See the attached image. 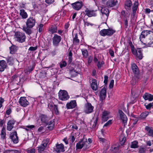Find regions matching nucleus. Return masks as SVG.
Instances as JSON below:
<instances>
[{"instance_id":"nucleus-1","label":"nucleus","mask_w":153,"mask_h":153,"mask_svg":"<svg viewBox=\"0 0 153 153\" xmlns=\"http://www.w3.org/2000/svg\"><path fill=\"white\" fill-rule=\"evenodd\" d=\"M76 150L81 149L83 148V150H85L90 147L89 143L88 142L87 139L84 140L82 139L80 140L76 144Z\"/></svg>"},{"instance_id":"nucleus-2","label":"nucleus","mask_w":153,"mask_h":153,"mask_svg":"<svg viewBox=\"0 0 153 153\" xmlns=\"http://www.w3.org/2000/svg\"><path fill=\"white\" fill-rule=\"evenodd\" d=\"M59 99L62 101H66L70 98L67 92L65 90H60L58 93Z\"/></svg>"},{"instance_id":"nucleus-3","label":"nucleus","mask_w":153,"mask_h":153,"mask_svg":"<svg viewBox=\"0 0 153 153\" xmlns=\"http://www.w3.org/2000/svg\"><path fill=\"white\" fill-rule=\"evenodd\" d=\"M15 36L16 41L22 43L25 40L26 37L24 33L17 32L15 33Z\"/></svg>"},{"instance_id":"nucleus-4","label":"nucleus","mask_w":153,"mask_h":153,"mask_svg":"<svg viewBox=\"0 0 153 153\" xmlns=\"http://www.w3.org/2000/svg\"><path fill=\"white\" fill-rule=\"evenodd\" d=\"M131 67L133 72L137 80L140 79L141 77L140 75V71L137 66L134 63L131 64Z\"/></svg>"},{"instance_id":"nucleus-5","label":"nucleus","mask_w":153,"mask_h":153,"mask_svg":"<svg viewBox=\"0 0 153 153\" xmlns=\"http://www.w3.org/2000/svg\"><path fill=\"white\" fill-rule=\"evenodd\" d=\"M115 31V30L112 29H103L100 32V35L102 36H111L113 35Z\"/></svg>"},{"instance_id":"nucleus-6","label":"nucleus","mask_w":153,"mask_h":153,"mask_svg":"<svg viewBox=\"0 0 153 153\" xmlns=\"http://www.w3.org/2000/svg\"><path fill=\"white\" fill-rule=\"evenodd\" d=\"M141 48L135 49L132 52V54L135 55V58L137 59L141 60L143 57Z\"/></svg>"},{"instance_id":"nucleus-7","label":"nucleus","mask_w":153,"mask_h":153,"mask_svg":"<svg viewBox=\"0 0 153 153\" xmlns=\"http://www.w3.org/2000/svg\"><path fill=\"white\" fill-rule=\"evenodd\" d=\"M36 20L35 18L33 17H30L27 19L26 22L27 27L29 28H32L35 24Z\"/></svg>"},{"instance_id":"nucleus-8","label":"nucleus","mask_w":153,"mask_h":153,"mask_svg":"<svg viewBox=\"0 0 153 153\" xmlns=\"http://www.w3.org/2000/svg\"><path fill=\"white\" fill-rule=\"evenodd\" d=\"M62 39L61 37L58 35L57 34H55L52 38V43L53 45L55 46H58Z\"/></svg>"},{"instance_id":"nucleus-9","label":"nucleus","mask_w":153,"mask_h":153,"mask_svg":"<svg viewBox=\"0 0 153 153\" xmlns=\"http://www.w3.org/2000/svg\"><path fill=\"white\" fill-rule=\"evenodd\" d=\"M72 8L75 10H79L81 9L83 5L82 1H77L71 4Z\"/></svg>"},{"instance_id":"nucleus-10","label":"nucleus","mask_w":153,"mask_h":153,"mask_svg":"<svg viewBox=\"0 0 153 153\" xmlns=\"http://www.w3.org/2000/svg\"><path fill=\"white\" fill-rule=\"evenodd\" d=\"M10 139L14 143H17L19 142L18 137L16 131L10 133Z\"/></svg>"},{"instance_id":"nucleus-11","label":"nucleus","mask_w":153,"mask_h":153,"mask_svg":"<svg viewBox=\"0 0 153 153\" xmlns=\"http://www.w3.org/2000/svg\"><path fill=\"white\" fill-rule=\"evenodd\" d=\"M106 88L107 86H105L100 92V99L101 102H103L106 96Z\"/></svg>"},{"instance_id":"nucleus-12","label":"nucleus","mask_w":153,"mask_h":153,"mask_svg":"<svg viewBox=\"0 0 153 153\" xmlns=\"http://www.w3.org/2000/svg\"><path fill=\"white\" fill-rule=\"evenodd\" d=\"M94 107L92 106L91 103L87 102L85 105V112L86 114H89L93 111Z\"/></svg>"},{"instance_id":"nucleus-13","label":"nucleus","mask_w":153,"mask_h":153,"mask_svg":"<svg viewBox=\"0 0 153 153\" xmlns=\"http://www.w3.org/2000/svg\"><path fill=\"white\" fill-rule=\"evenodd\" d=\"M19 103L22 106L26 107L29 105V103L25 97H21L19 101Z\"/></svg>"},{"instance_id":"nucleus-14","label":"nucleus","mask_w":153,"mask_h":153,"mask_svg":"<svg viewBox=\"0 0 153 153\" xmlns=\"http://www.w3.org/2000/svg\"><path fill=\"white\" fill-rule=\"evenodd\" d=\"M120 117L122 120V122L125 124L126 123L127 121V118L126 114L123 113L122 110H119L118 111Z\"/></svg>"},{"instance_id":"nucleus-15","label":"nucleus","mask_w":153,"mask_h":153,"mask_svg":"<svg viewBox=\"0 0 153 153\" xmlns=\"http://www.w3.org/2000/svg\"><path fill=\"white\" fill-rule=\"evenodd\" d=\"M16 121L14 119H11L9 120L7 123V130L11 131L14 127Z\"/></svg>"},{"instance_id":"nucleus-16","label":"nucleus","mask_w":153,"mask_h":153,"mask_svg":"<svg viewBox=\"0 0 153 153\" xmlns=\"http://www.w3.org/2000/svg\"><path fill=\"white\" fill-rule=\"evenodd\" d=\"M55 151L57 153H60L65 151L64 145L62 143L59 144L58 143L56 144Z\"/></svg>"},{"instance_id":"nucleus-17","label":"nucleus","mask_w":153,"mask_h":153,"mask_svg":"<svg viewBox=\"0 0 153 153\" xmlns=\"http://www.w3.org/2000/svg\"><path fill=\"white\" fill-rule=\"evenodd\" d=\"M76 106V102L75 100H71L70 102H68L66 107L68 109H73Z\"/></svg>"},{"instance_id":"nucleus-18","label":"nucleus","mask_w":153,"mask_h":153,"mask_svg":"<svg viewBox=\"0 0 153 153\" xmlns=\"http://www.w3.org/2000/svg\"><path fill=\"white\" fill-rule=\"evenodd\" d=\"M117 0H108L106 3V6L108 8L114 7L117 5Z\"/></svg>"},{"instance_id":"nucleus-19","label":"nucleus","mask_w":153,"mask_h":153,"mask_svg":"<svg viewBox=\"0 0 153 153\" xmlns=\"http://www.w3.org/2000/svg\"><path fill=\"white\" fill-rule=\"evenodd\" d=\"M40 118L42 122L45 124L48 123L50 119V117L44 114H42L40 116Z\"/></svg>"},{"instance_id":"nucleus-20","label":"nucleus","mask_w":153,"mask_h":153,"mask_svg":"<svg viewBox=\"0 0 153 153\" xmlns=\"http://www.w3.org/2000/svg\"><path fill=\"white\" fill-rule=\"evenodd\" d=\"M95 12L96 10H88L87 8L85 11V15L87 16L88 17L96 16V13H95Z\"/></svg>"},{"instance_id":"nucleus-21","label":"nucleus","mask_w":153,"mask_h":153,"mask_svg":"<svg viewBox=\"0 0 153 153\" xmlns=\"http://www.w3.org/2000/svg\"><path fill=\"white\" fill-rule=\"evenodd\" d=\"M7 67V65L5 61L0 60V71H3Z\"/></svg>"},{"instance_id":"nucleus-22","label":"nucleus","mask_w":153,"mask_h":153,"mask_svg":"<svg viewBox=\"0 0 153 153\" xmlns=\"http://www.w3.org/2000/svg\"><path fill=\"white\" fill-rule=\"evenodd\" d=\"M143 97L145 100H148L151 101L153 100V95L148 93H145L143 96Z\"/></svg>"},{"instance_id":"nucleus-23","label":"nucleus","mask_w":153,"mask_h":153,"mask_svg":"<svg viewBox=\"0 0 153 153\" xmlns=\"http://www.w3.org/2000/svg\"><path fill=\"white\" fill-rule=\"evenodd\" d=\"M57 27L55 25H51L48 29V31L52 34L57 32Z\"/></svg>"},{"instance_id":"nucleus-24","label":"nucleus","mask_w":153,"mask_h":153,"mask_svg":"<svg viewBox=\"0 0 153 153\" xmlns=\"http://www.w3.org/2000/svg\"><path fill=\"white\" fill-rule=\"evenodd\" d=\"M150 32V31L148 30H143L140 36V39L141 42H142L141 39L143 38H145L146 36L149 34Z\"/></svg>"},{"instance_id":"nucleus-25","label":"nucleus","mask_w":153,"mask_h":153,"mask_svg":"<svg viewBox=\"0 0 153 153\" xmlns=\"http://www.w3.org/2000/svg\"><path fill=\"white\" fill-rule=\"evenodd\" d=\"M46 124L48 125L47 128L50 130H52L54 127V121L53 120H51L49 121Z\"/></svg>"},{"instance_id":"nucleus-26","label":"nucleus","mask_w":153,"mask_h":153,"mask_svg":"<svg viewBox=\"0 0 153 153\" xmlns=\"http://www.w3.org/2000/svg\"><path fill=\"white\" fill-rule=\"evenodd\" d=\"M91 87L92 89L94 91H96L97 89V80L95 79H93L92 82L91 84Z\"/></svg>"},{"instance_id":"nucleus-27","label":"nucleus","mask_w":153,"mask_h":153,"mask_svg":"<svg viewBox=\"0 0 153 153\" xmlns=\"http://www.w3.org/2000/svg\"><path fill=\"white\" fill-rule=\"evenodd\" d=\"M98 117L97 116L96 118V119L94 120V121H93L92 120L91 121L90 123V125L91 126V128L93 129L94 130H95L97 128V122L98 121Z\"/></svg>"},{"instance_id":"nucleus-28","label":"nucleus","mask_w":153,"mask_h":153,"mask_svg":"<svg viewBox=\"0 0 153 153\" xmlns=\"http://www.w3.org/2000/svg\"><path fill=\"white\" fill-rule=\"evenodd\" d=\"M125 7L126 10H130L132 5L131 1V0H126L125 2Z\"/></svg>"},{"instance_id":"nucleus-29","label":"nucleus","mask_w":153,"mask_h":153,"mask_svg":"<svg viewBox=\"0 0 153 153\" xmlns=\"http://www.w3.org/2000/svg\"><path fill=\"white\" fill-rule=\"evenodd\" d=\"M149 112L147 111H145L142 113L140 115L139 118L140 119H145L146 117L149 115Z\"/></svg>"},{"instance_id":"nucleus-30","label":"nucleus","mask_w":153,"mask_h":153,"mask_svg":"<svg viewBox=\"0 0 153 153\" xmlns=\"http://www.w3.org/2000/svg\"><path fill=\"white\" fill-rule=\"evenodd\" d=\"M18 49L17 47L15 45H13L10 47V53L14 54L16 52Z\"/></svg>"},{"instance_id":"nucleus-31","label":"nucleus","mask_w":153,"mask_h":153,"mask_svg":"<svg viewBox=\"0 0 153 153\" xmlns=\"http://www.w3.org/2000/svg\"><path fill=\"white\" fill-rule=\"evenodd\" d=\"M20 14L22 16V18L24 19H26L28 17L27 13L24 9H21L20 10Z\"/></svg>"},{"instance_id":"nucleus-32","label":"nucleus","mask_w":153,"mask_h":153,"mask_svg":"<svg viewBox=\"0 0 153 153\" xmlns=\"http://www.w3.org/2000/svg\"><path fill=\"white\" fill-rule=\"evenodd\" d=\"M101 12L102 14L105 15L107 17L108 16L109 11L108 8L106 7L102 8L101 10Z\"/></svg>"},{"instance_id":"nucleus-33","label":"nucleus","mask_w":153,"mask_h":153,"mask_svg":"<svg viewBox=\"0 0 153 153\" xmlns=\"http://www.w3.org/2000/svg\"><path fill=\"white\" fill-rule=\"evenodd\" d=\"M5 128L3 127L1 131V138L3 140H5L6 141V131Z\"/></svg>"},{"instance_id":"nucleus-34","label":"nucleus","mask_w":153,"mask_h":153,"mask_svg":"<svg viewBox=\"0 0 153 153\" xmlns=\"http://www.w3.org/2000/svg\"><path fill=\"white\" fill-rule=\"evenodd\" d=\"M145 129L148 132V134L149 136L153 137V130L149 126H146Z\"/></svg>"},{"instance_id":"nucleus-35","label":"nucleus","mask_w":153,"mask_h":153,"mask_svg":"<svg viewBox=\"0 0 153 153\" xmlns=\"http://www.w3.org/2000/svg\"><path fill=\"white\" fill-rule=\"evenodd\" d=\"M69 74L71 75V77H73L77 76L79 73L74 69H73L70 70Z\"/></svg>"},{"instance_id":"nucleus-36","label":"nucleus","mask_w":153,"mask_h":153,"mask_svg":"<svg viewBox=\"0 0 153 153\" xmlns=\"http://www.w3.org/2000/svg\"><path fill=\"white\" fill-rule=\"evenodd\" d=\"M138 142L137 140H135L131 142V148L133 149H136L139 147Z\"/></svg>"},{"instance_id":"nucleus-37","label":"nucleus","mask_w":153,"mask_h":153,"mask_svg":"<svg viewBox=\"0 0 153 153\" xmlns=\"http://www.w3.org/2000/svg\"><path fill=\"white\" fill-rule=\"evenodd\" d=\"M73 44L74 45H78L79 42V40L78 39L77 34H76L73 39Z\"/></svg>"},{"instance_id":"nucleus-38","label":"nucleus","mask_w":153,"mask_h":153,"mask_svg":"<svg viewBox=\"0 0 153 153\" xmlns=\"http://www.w3.org/2000/svg\"><path fill=\"white\" fill-rule=\"evenodd\" d=\"M7 63L9 65H12L13 64V58L12 57H9L6 58Z\"/></svg>"},{"instance_id":"nucleus-39","label":"nucleus","mask_w":153,"mask_h":153,"mask_svg":"<svg viewBox=\"0 0 153 153\" xmlns=\"http://www.w3.org/2000/svg\"><path fill=\"white\" fill-rule=\"evenodd\" d=\"M52 112H54L56 115H58L59 114V111L57 105H54V108H53Z\"/></svg>"},{"instance_id":"nucleus-40","label":"nucleus","mask_w":153,"mask_h":153,"mask_svg":"<svg viewBox=\"0 0 153 153\" xmlns=\"http://www.w3.org/2000/svg\"><path fill=\"white\" fill-rule=\"evenodd\" d=\"M119 150V148L118 147L112 146L111 147L110 150L112 153H118Z\"/></svg>"},{"instance_id":"nucleus-41","label":"nucleus","mask_w":153,"mask_h":153,"mask_svg":"<svg viewBox=\"0 0 153 153\" xmlns=\"http://www.w3.org/2000/svg\"><path fill=\"white\" fill-rule=\"evenodd\" d=\"M138 1H135L133 7L132 8V10L133 12H136L137 9L138 8Z\"/></svg>"},{"instance_id":"nucleus-42","label":"nucleus","mask_w":153,"mask_h":153,"mask_svg":"<svg viewBox=\"0 0 153 153\" xmlns=\"http://www.w3.org/2000/svg\"><path fill=\"white\" fill-rule=\"evenodd\" d=\"M146 148L143 146H140L139 148L138 153H146Z\"/></svg>"},{"instance_id":"nucleus-43","label":"nucleus","mask_w":153,"mask_h":153,"mask_svg":"<svg viewBox=\"0 0 153 153\" xmlns=\"http://www.w3.org/2000/svg\"><path fill=\"white\" fill-rule=\"evenodd\" d=\"M144 106L147 110H151V108L153 106V102L150 103L148 105H146V104L145 103Z\"/></svg>"},{"instance_id":"nucleus-44","label":"nucleus","mask_w":153,"mask_h":153,"mask_svg":"<svg viewBox=\"0 0 153 153\" xmlns=\"http://www.w3.org/2000/svg\"><path fill=\"white\" fill-rule=\"evenodd\" d=\"M38 152L39 153H41L42 152L44 151V149L46 148L45 146L42 145L41 144L40 146H39L38 147Z\"/></svg>"},{"instance_id":"nucleus-45","label":"nucleus","mask_w":153,"mask_h":153,"mask_svg":"<svg viewBox=\"0 0 153 153\" xmlns=\"http://www.w3.org/2000/svg\"><path fill=\"white\" fill-rule=\"evenodd\" d=\"M72 53L71 50L69 51L68 54V62L70 63L72 61Z\"/></svg>"},{"instance_id":"nucleus-46","label":"nucleus","mask_w":153,"mask_h":153,"mask_svg":"<svg viewBox=\"0 0 153 153\" xmlns=\"http://www.w3.org/2000/svg\"><path fill=\"white\" fill-rule=\"evenodd\" d=\"M82 54L84 57L87 58L88 56V52L86 49L82 50Z\"/></svg>"},{"instance_id":"nucleus-47","label":"nucleus","mask_w":153,"mask_h":153,"mask_svg":"<svg viewBox=\"0 0 153 153\" xmlns=\"http://www.w3.org/2000/svg\"><path fill=\"white\" fill-rule=\"evenodd\" d=\"M30 28H28L27 27L23 28L24 30L28 34L30 35L31 33V30L30 29Z\"/></svg>"},{"instance_id":"nucleus-48","label":"nucleus","mask_w":153,"mask_h":153,"mask_svg":"<svg viewBox=\"0 0 153 153\" xmlns=\"http://www.w3.org/2000/svg\"><path fill=\"white\" fill-rule=\"evenodd\" d=\"M49 139L48 138L45 139L43 140V141L42 142L43 143L42 144V145L45 146L46 147L47 144L49 142Z\"/></svg>"},{"instance_id":"nucleus-49","label":"nucleus","mask_w":153,"mask_h":153,"mask_svg":"<svg viewBox=\"0 0 153 153\" xmlns=\"http://www.w3.org/2000/svg\"><path fill=\"white\" fill-rule=\"evenodd\" d=\"M128 43L129 45L131 47V52L136 49L135 48L134 46L133 45L132 42L131 41H128Z\"/></svg>"},{"instance_id":"nucleus-50","label":"nucleus","mask_w":153,"mask_h":153,"mask_svg":"<svg viewBox=\"0 0 153 153\" xmlns=\"http://www.w3.org/2000/svg\"><path fill=\"white\" fill-rule=\"evenodd\" d=\"M67 65V63L65 61H63L62 62H60L59 64L60 67L61 68L65 67Z\"/></svg>"},{"instance_id":"nucleus-51","label":"nucleus","mask_w":153,"mask_h":153,"mask_svg":"<svg viewBox=\"0 0 153 153\" xmlns=\"http://www.w3.org/2000/svg\"><path fill=\"white\" fill-rule=\"evenodd\" d=\"M12 79L13 81H14L15 80H17L18 79L20 80V78L18 76L15 75H14L12 76Z\"/></svg>"},{"instance_id":"nucleus-52","label":"nucleus","mask_w":153,"mask_h":153,"mask_svg":"<svg viewBox=\"0 0 153 153\" xmlns=\"http://www.w3.org/2000/svg\"><path fill=\"white\" fill-rule=\"evenodd\" d=\"M54 105H53L52 103L49 104L48 105V108L49 109H50V110L52 111H53V108H54Z\"/></svg>"},{"instance_id":"nucleus-53","label":"nucleus","mask_w":153,"mask_h":153,"mask_svg":"<svg viewBox=\"0 0 153 153\" xmlns=\"http://www.w3.org/2000/svg\"><path fill=\"white\" fill-rule=\"evenodd\" d=\"M126 138L125 137H120V144L121 145L123 144L126 140Z\"/></svg>"},{"instance_id":"nucleus-54","label":"nucleus","mask_w":153,"mask_h":153,"mask_svg":"<svg viewBox=\"0 0 153 153\" xmlns=\"http://www.w3.org/2000/svg\"><path fill=\"white\" fill-rule=\"evenodd\" d=\"M112 124L111 120H109L104 125L103 127H108L109 126Z\"/></svg>"},{"instance_id":"nucleus-55","label":"nucleus","mask_w":153,"mask_h":153,"mask_svg":"<svg viewBox=\"0 0 153 153\" xmlns=\"http://www.w3.org/2000/svg\"><path fill=\"white\" fill-rule=\"evenodd\" d=\"M104 78V84H105V86H107L106 85L107 84L108 76L107 75H105Z\"/></svg>"},{"instance_id":"nucleus-56","label":"nucleus","mask_w":153,"mask_h":153,"mask_svg":"<svg viewBox=\"0 0 153 153\" xmlns=\"http://www.w3.org/2000/svg\"><path fill=\"white\" fill-rule=\"evenodd\" d=\"M139 119H140L139 118V117H136L134 118H133L132 120L133 121V124L134 125L136 124Z\"/></svg>"},{"instance_id":"nucleus-57","label":"nucleus","mask_w":153,"mask_h":153,"mask_svg":"<svg viewBox=\"0 0 153 153\" xmlns=\"http://www.w3.org/2000/svg\"><path fill=\"white\" fill-rule=\"evenodd\" d=\"M37 48V46H36L35 47H30L28 49L29 51H34L36 50Z\"/></svg>"},{"instance_id":"nucleus-58","label":"nucleus","mask_w":153,"mask_h":153,"mask_svg":"<svg viewBox=\"0 0 153 153\" xmlns=\"http://www.w3.org/2000/svg\"><path fill=\"white\" fill-rule=\"evenodd\" d=\"M35 149L34 148L28 149L27 150V152L29 153H35Z\"/></svg>"},{"instance_id":"nucleus-59","label":"nucleus","mask_w":153,"mask_h":153,"mask_svg":"<svg viewBox=\"0 0 153 153\" xmlns=\"http://www.w3.org/2000/svg\"><path fill=\"white\" fill-rule=\"evenodd\" d=\"M109 113L107 111H105L103 112L102 117L108 116Z\"/></svg>"},{"instance_id":"nucleus-60","label":"nucleus","mask_w":153,"mask_h":153,"mask_svg":"<svg viewBox=\"0 0 153 153\" xmlns=\"http://www.w3.org/2000/svg\"><path fill=\"white\" fill-rule=\"evenodd\" d=\"M128 26V21L127 19L124 20V26L125 28H127Z\"/></svg>"},{"instance_id":"nucleus-61","label":"nucleus","mask_w":153,"mask_h":153,"mask_svg":"<svg viewBox=\"0 0 153 153\" xmlns=\"http://www.w3.org/2000/svg\"><path fill=\"white\" fill-rule=\"evenodd\" d=\"M109 119L108 116L102 117V121L104 122L107 121Z\"/></svg>"},{"instance_id":"nucleus-62","label":"nucleus","mask_w":153,"mask_h":153,"mask_svg":"<svg viewBox=\"0 0 153 153\" xmlns=\"http://www.w3.org/2000/svg\"><path fill=\"white\" fill-rule=\"evenodd\" d=\"M114 84V80L112 79L111 80L109 85V88H112L113 87Z\"/></svg>"},{"instance_id":"nucleus-63","label":"nucleus","mask_w":153,"mask_h":153,"mask_svg":"<svg viewBox=\"0 0 153 153\" xmlns=\"http://www.w3.org/2000/svg\"><path fill=\"white\" fill-rule=\"evenodd\" d=\"M84 25L85 26H88L89 25H90L91 26H92L93 25V24L89 23L87 21H84Z\"/></svg>"},{"instance_id":"nucleus-64","label":"nucleus","mask_w":153,"mask_h":153,"mask_svg":"<svg viewBox=\"0 0 153 153\" xmlns=\"http://www.w3.org/2000/svg\"><path fill=\"white\" fill-rule=\"evenodd\" d=\"M34 68V66L33 65H30L28 67V71L29 72H31L33 71Z\"/></svg>"}]
</instances>
